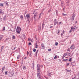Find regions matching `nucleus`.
I'll list each match as a JSON object with an SVG mask.
<instances>
[{
	"label": "nucleus",
	"instance_id": "5fc2aeb1",
	"mask_svg": "<svg viewBox=\"0 0 79 79\" xmlns=\"http://www.w3.org/2000/svg\"><path fill=\"white\" fill-rule=\"evenodd\" d=\"M52 27H53L52 26H51L50 27V28H52Z\"/></svg>",
	"mask_w": 79,
	"mask_h": 79
},
{
	"label": "nucleus",
	"instance_id": "f704fd0d",
	"mask_svg": "<svg viewBox=\"0 0 79 79\" xmlns=\"http://www.w3.org/2000/svg\"><path fill=\"white\" fill-rule=\"evenodd\" d=\"M3 46H2L1 47V50H3Z\"/></svg>",
	"mask_w": 79,
	"mask_h": 79
},
{
	"label": "nucleus",
	"instance_id": "2f4dec72",
	"mask_svg": "<svg viewBox=\"0 0 79 79\" xmlns=\"http://www.w3.org/2000/svg\"><path fill=\"white\" fill-rule=\"evenodd\" d=\"M70 49L69 48L68 49H67V51H69V52H70Z\"/></svg>",
	"mask_w": 79,
	"mask_h": 79
},
{
	"label": "nucleus",
	"instance_id": "1a4fd4ad",
	"mask_svg": "<svg viewBox=\"0 0 79 79\" xmlns=\"http://www.w3.org/2000/svg\"><path fill=\"white\" fill-rule=\"evenodd\" d=\"M28 40L29 42H30V41H31V42H33V40H32L31 38H30V39L28 38Z\"/></svg>",
	"mask_w": 79,
	"mask_h": 79
},
{
	"label": "nucleus",
	"instance_id": "a18cd8bd",
	"mask_svg": "<svg viewBox=\"0 0 79 79\" xmlns=\"http://www.w3.org/2000/svg\"><path fill=\"white\" fill-rule=\"evenodd\" d=\"M61 24V22H60L59 23V25H60V24Z\"/></svg>",
	"mask_w": 79,
	"mask_h": 79
},
{
	"label": "nucleus",
	"instance_id": "13d9d810",
	"mask_svg": "<svg viewBox=\"0 0 79 79\" xmlns=\"http://www.w3.org/2000/svg\"><path fill=\"white\" fill-rule=\"evenodd\" d=\"M33 69H34V64H33Z\"/></svg>",
	"mask_w": 79,
	"mask_h": 79
},
{
	"label": "nucleus",
	"instance_id": "79ce46f5",
	"mask_svg": "<svg viewBox=\"0 0 79 79\" xmlns=\"http://www.w3.org/2000/svg\"><path fill=\"white\" fill-rule=\"evenodd\" d=\"M60 32V31H59V30H58V33L57 34H58V33H59V32Z\"/></svg>",
	"mask_w": 79,
	"mask_h": 79
},
{
	"label": "nucleus",
	"instance_id": "c9c22d12",
	"mask_svg": "<svg viewBox=\"0 0 79 79\" xmlns=\"http://www.w3.org/2000/svg\"><path fill=\"white\" fill-rule=\"evenodd\" d=\"M29 55V52L28 51H27V56H28V55Z\"/></svg>",
	"mask_w": 79,
	"mask_h": 79
},
{
	"label": "nucleus",
	"instance_id": "4468645a",
	"mask_svg": "<svg viewBox=\"0 0 79 79\" xmlns=\"http://www.w3.org/2000/svg\"><path fill=\"white\" fill-rule=\"evenodd\" d=\"M20 18L22 19H23V16L22 15H21L20 16Z\"/></svg>",
	"mask_w": 79,
	"mask_h": 79
},
{
	"label": "nucleus",
	"instance_id": "423d86ee",
	"mask_svg": "<svg viewBox=\"0 0 79 79\" xmlns=\"http://www.w3.org/2000/svg\"><path fill=\"white\" fill-rule=\"evenodd\" d=\"M65 56L64 55L62 58V59H63L64 61H68V59H64V58Z\"/></svg>",
	"mask_w": 79,
	"mask_h": 79
},
{
	"label": "nucleus",
	"instance_id": "338daca9",
	"mask_svg": "<svg viewBox=\"0 0 79 79\" xmlns=\"http://www.w3.org/2000/svg\"><path fill=\"white\" fill-rule=\"evenodd\" d=\"M43 66L42 65H41V67H42Z\"/></svg>",
	"mask_w": 79,
	"mask_h": 79
},
{
	"label": "nucleus",
	"instance_id": "bb28decb",
	"mask_svg": "<svg viewBox=\"0 0 79 79\" xmlns=\"http://www.w3.org/2000/svg\"><path fill=\"white\" fill-rule=\"evenodd\" d=\"M12 38H13L14 39H15V35H13Z\"/></svg>",
	"mask_w": 79,
	"mask_h": 79
},
{
	"label": "nucleus",
	"instance_id": "cd10ccee",
	"mask_svg": "<svg viewBox=\"0 0 79 79\" xmlns=\"http://www.w3.org/2000/svg\"><path fill=\"white\" fill-rule=\"evenodd\" d=\"M58 44V42H56L55 43V45H57Z\"/></svg>",
	"mask_w": 79,
	"mask_h": 79
},
{
	"label": "nucleus",
	"instance_id": "ea45409f",
	"mask_svg": "<svg viewBox=\"0 0 79 79\" xmlns=\"http://www.w3.org/2000/svg\"><path fill=\"white\" fill-rule=\"evenodd\" d=\"M71 30H73V26L71 27Z\"/></svg>",
	"mask_w": 79,
	"mask_h": 79
},
{
	"label": "nucleus",
	"instance_id": "a19ab883",
	"mask_svg": "<svg viewBox=\"0 0 79 79\" xmlns=\"http://www.w3.org/2000/svg\"><path fill=\"white\" fill-rule=\"evenodd\" d=\"M44 23H43L42 24V28H44V27L43 26H44Z\"/></svg>",
	"mask_w": 79,
	"mask_h": 79
},
{
	"label": "nucleus",
	"instance_id": "72a5a7b5",
	"mask_svg": "<svg viewBox=\"0 0 79 79\" xmlns=\"http://www.w3.org/2000/svg\"><path fill=\"white\" fill-rule=\"evenodd\" d=\"M54 59H56L57 58V56H55L54 57Z\"/></svg>",
	"mask_w": 79,
	"mask_h": 79
},
{
	"label": "nucleus",
	"instance_id": "052dcab7",
	"mask_svg": "<svg viewBox=\"0 0 79 79\" xmlns=\"http://www.w3.org/2000/svg\"><path fill=\"white\" fill-rule=\"evenodd\" d=\"M2 38V37H0V40H1Z\"/></svg>",
	"mask_w": 79,
	"mask_h": 79
},
{
	"label": "nucleus",
	"instance_id": "4d7b16f0",
	"mask_svg": "<svg viewBox=\"0 0 79 79\" xmlns=\"http://www.w3.org/2000/svg\"><path fill=\"white\" fill-rule=\"evenodd\" d=\"M62 32H63V33H64V30H63Z\"/></svg>",
	"mask_w": 79,
	"mask_h": 79
},
{
	"label": "nucleus",
	"instance_id": "9d476101",
	"mask_svg": "<svg viewBox=\"0 0 79 79\" xmlns=\"http://www.w3.org/2000/svg\"><path fill=\"white\" fill-rule=\"evenodd\" d=\"M23 69H26V67L25 66H23Z\"/></svg>",
	"mask_w": 79,
	"mask_h": 79
},
{
	"label": "nucleus",
	"instance_id": "473e14b6",
	"mask_svg": "<svg viewBox=\"0 0 79 79\" xmlns=\"http://www.w3.org/2000/svg\"><path fill=\"white\" fill-rule=\"evenodd\" d=\"M35 51H36V49H33V52H35Z\"/></svg>",
	"mask_w": 79,
	"mask_h": 79
},
{
	"label": "nucleus",
	"instance_id": "dca6fc26",
	"mask_svg": "<svg viewBox=\"0 0 79 79\" xmlns=\"http://www.w3.org/2000/svg\"><path fill=\"white\" fill-rule=\"evenodd\" d=\"M26 17L27 18H29V15H26Z\"/></svg>",
	"mask_w": 79,
	"mask_h": 79
},
{
	"label": "nucleus",
	"instance_id": "0e129e2a",
	"mask_svg": "<svg viewBox=\"0 0 79 79\" xmlns=\"http://www.w3.org/2000/svg\"><path fill=\"white\" fill-rule=\"evenodd\" d=\"M15 48H14V50H15Z\"/></svg>",
	"mask_w": 79,
	"mask_h": 79
},
{
	"label": "nucleus",
	"instance_id": "09e8293b",
	"mask_svg": "<svg viewBox=\"0 0 79 79\" xmlns=\"http://www.w3.org/2000/svg\"><path fill=\"white\" fill-rule=\"evenodd\" d=\"M69 64L67 63L66 65H67V66H68V65H69Z\"/></svg>",
	"mask_w": 79,
	"mask_h": 79
},
{
	"label": "nucleus",
	"instance_id": "412c9836",
	"mask_svg": "<svg viewBox=\"0 0 79 79\" xmlns=\"http://www.w3.org/2000/svg\"><path fill=\"white\" fill-rule=\"evenodd\" d=\"M25 38H26V36H25V35H23V39H25Z\"/></svg>",
	"mask_w": 79,
	"mask_h": 79
},
{
	"label": "nucleus",
	"instance_id": "49530a36",
	"mask_svg": "<svg viewBox=\"0 0 79 79\" xmlns=\"http://www.w3.org/2000/svg\"><path fill=\"white\" fill-rule=\"evenodd\" d=\"M72 31H71V30H70V31H69V33H71Z\"/></svg>",
	"mask_w": 79,
	"mask_h": 79
},
{
	"label": "nucleus",
	"instance_id": "69168bd1",
	"mask_svg": "<svg viewBox=\"0 0 79 79\" xmlns=\"http://www.w3.org/2000/svg\"><path fill=\"white\" fill-rule=\"evenodd\" d=\"M61 35H63V34L62 33H61Z\"/></svg>",
	"mask_w": 79,
	"mask_h": 79
},
{
	"label": "nucleus",
	"instance_id": "c85d7f7f",
	"mask_svg": "<svg viewBox=\"0 0 79 79\" xmlns=\"http://www.w3.org/2000/svg\"><path fill=\"white\" fill-rule=\"evenodd\" d=\"M0 6H3V3H1L0 4Z\"/></svg>",
	"mask_w": 79,
	"mask_h": 79
},
{
	"label": "nucleus",
	"instance_id": "de8ad7c7",
	"mask_svg": "<svg viewBox=\"0 0 79 79\" xmlns=\"http://www.w3.org/2000/svg\"><path fill=\"white\" fill-rule=\"evenodd\" d=\"M77 74L78 76H79V71L78 72Z\"/></svg>",
	"mask_w": 79,
	"mask_h": 79
},
{
	"label": "nucleus",
	"instance_id": "0eeeda50",
	"mask_svg": "<svg viewBox=\"0 0 79 79\" xmlns=\"http://www.w3.org/2000/svg\"><path fill=\"white\" fill-rule=\"evenodd\" d=\"M54 25H56L57 23H58V21H56V19H55L54 20Z\"/></svg>",
	"mask_w": 79,
	"mask_h": 79
},
{
	"label": "nucleus",
	"instance_id": "b1692460",
	"mask_svg": "<svg viewBox=\"0 0 79 79\" xmlns=\"http://www.w3.org/2000/svg\"><path fill=\"white\" fill-rule=\"evenodd\" d=\"M5 27H4L3 28L2 31H5Z\"/></svg>",
	"mask_w": 79,
	"mask_h": 79
},
{
	"label": "nucleus",
	"instance_id": "bf43d9fd",
	"mask_svg": "<svg viewBox=\"0 0 79 79\" xmlns=\"http://www.w3.org/2000/svg\"><path fill=\"white\" fill-rule=\"evenodd\" d=\"M50 73H49V76H50Z\"/></svg>",
	"mask_w": 79,
	"mask_h": 79
},
{
	"label": "nucleus",
	"instance_id": "ddd939ff",
	"mask_svg": "<svg viewBox=\"0 0 79 79\" xmlns=\"http://www.w3.org/2000/svg\"><path fill=\"white\" fill-rule=\"evenodd\" d=\"M9 76L10 77H12V76H13V75L11 73H9Z\"/></svg>",
	"mask_w": 79,
	"mask_h": 79
},
{
	"label": "nucleus",
	"instance_id": "c756f323",
	"mask_svg": "<svg viewBox=\"0 0 79 79\" xmlns=\"http://www.w3.org/2000/svg\"><path fill=\"white\" fill-rule=\"evenodd\" d=\"M77 27L76 26H74L73 27V29H77Z\"/></svg>",
	"mask_w": 79,
	"mask_h": 79
},
{
	"label": "nucleus",
	"instance_id": "4c0bfd02",
	"mask_svg": "<svg viewBox=\"0 0 79 79\" xmlns=\"http://www.w3.org/2000/svg\"><path fill=\"white\" fill-rule=\"evenodd\" d=\"M29 45H31V42H29V44H28Z\"/></svg>",
	"mask_w": 79,
	"mask_h": 79
},
{
	"label": "nucleus",
	"instance_id": "58836bf2",
	"mask_svg": "<svg viewBox=\"0 0 79 79\" xmlns=\"http://www.w3.org/2000/svg\"><path fill=\"white\" fill-rule=\"evenodd\" d=\"M67 72H68V73H69V72L70 71V70H67Z\"/></svg>",
	"mask_w": 79,
	"mask_h": 79
},
{
	"label": "nucleus",
	"instance_id": "4be33fe9",
	"mask_svg": "<svg viewBox=\"0 0 79 79\" xmlns=\"http://www.w3.org/2000/svg\"><path fill=\"white\" fill-rule=\"evenodd\" d=\"M65 56H66V55H67V52L65 53L64 55Z\"/></svg>",
	"mask_w": 79,
	"mask_h": 79
},
{
	"label": "nucleus",
	"instance_id": "a211bd4d",
	"mask_svg": "<svg viewBox=\"0 0 79 79\" xmlns=\"http://www.w3.org/2000/svg\"><path fill=\"white\" fill-rule=\"evenodd\" d=\"M35 48H38V46H37V44H35Z\"/></svg>",
	"mask_w": 79,
	"mask_h": 79
},
{
	"label": "nucleus",
	"instance_id": "774afa93",
	"mask_svg": "<svg viewBox=\"0 0 79 79\" xmlns=\"http://www.w3.org/2000/svg\"><path fill=\"white\" fill-rule=\"evenodd\" d=\"M77 79H79V78H77Z\"/></svg>",
	"mask_w": 79,
	"mask_h": 79
},
{
	"label": "nucleus",
	"instance_id": "9b49d317",
	"mask_svg": "<svg viewBox=\"0 0 79 79\" xmlns=\"http://www.w3.org/2000/svg\"><path fill=\"white\" fill-rule=\"evenodd\" d=\"M37 16V13H35V14L34 15V18H35V16Z\"/></svg>",
	"mask_w": 79,
	"mask_h": 79
},
{
	"label": "nucleus",
	"instance_id": "37998d69",
	"mask_svg": "<svg viewBox=\"0 0 79 79\" xmlns=\"http://www.w3.org/2000/svg\"><path fill=\"white\" fill-rule=\"evenodd\" d=\"M42 15V13H40V16H39V17H40V15Z\"/></svg>",
	"mask_w": 79,
	"mask_h": 79
},
{
	"label": "nucleus",
	"instance_id": "e433bc0d",
	"mask_svg": "<svg viewBox=\"0 0 79 79\" xmlns=\"http://www.w3.org/2000/svg\"><path fill=\"white\" fill-rule=\"evenodd\" d=\"M62 15H63V16H66V15L64 14H62Z\"/></svg>",
	"mask_w": 79,
	"mask_h": 79
},
{
	"label": "nucleus",
	"instance_id": "f8f14e48",
	"mask_svg": "<svg viewBox=\"0 0 79 79\" xmlns=\"http://www.w3.org/2000/svg\"><path fill=\"white\" fill-rule=\"evenodd\" d=\"M5 67L4 66L2 68V71H4V70H5Z\"/></svg>",
	"mask_w": 79,
	"mask_h": 79
},
{
	"label": "nucleus",
	"instance_id": "8fccbe9b",
	"mask_svg": "<svg viewBox=\"0 0 79 79\" xmlns=\"http://www.w3.org/2000/svg\"><path fill=\"white\" fill-rule=\"evenodd\" d=\"M37 52L36 51V53H35L36 55H37Z\"/></svg>",
	"mask_w": 79,
	"mask_h": 79
},
{
	"label": "nucleus",
	"instance_id": "2eb2a0df",
	"mask_svg": "<svg viewBox=\"0 0 79 79\" xmlns=\"http://www.w3.org/2000/svg\"><path fill=\"white\" fill-rule=\"evenodd\" d=\"M17 59H19L20 58V55H18L17 57Z\"/></svg>",
	"mask_w": 79,
	"mask_h": 79
},
{
	"label": "nucleus",
	"instance_id": "6e6d98bb",
	"mask_svg": "<svg viewBox=\"0 0 79 79\" xmlns=\"http://www.w3.org/2000/svg\"><path fill=\"white\" fill-rule=\"evenodd\" d=\"M71 65H72V64H73V62H71Z\"/></svg>",
	"mask_w": 79,
	"mask_h": 79
},
{
	"label": "nucleus",
	"instance_id": "7ed1b4c3",
	"mask_svg": "<svg viewBox=\"0 0 79 79\" xmlns=\"http://www.w3.org/2000/svg\"><path fill=\"white\" fill-rule=\"evenodd\" d=\"M70 48L71 50H74L75 48V46L74 44H72L70 47Z\"/></svg>",
	"mask_w": 79,
	"mask_h": 79
},
{
	"label": "nucleus",
	"instance_id": "20e7f679",
	"mask_svg": "<svg viewBox=\"0 0 79 79\" xmlns=\"http://www.w3.org/2000/svg\"><path fill=\"white\" fill-rule=\"evenodd\" d=\"M41 49H44L45 48V45H44V44L42 43L41 46Z\"/></svg>",
	"mask_w": 79,
	"mask_h": 79
},
{
	"label": "nucleus",
	"instance_id": "393cba45",
	"mask_svg": "<svg viewBox=\"0 0 79 79\" xmlns=\"http://www.w3.org/2000/svg\"><path fill=\"white\" fill-rule=\"evenodd\" d=\"M72 60V58H70V59H69V61H71V60Z\"/></svg>",
	"mask_w": 79,
	"mask_h": 79
},
{
	"label": "nucleus",
	"instance_id": "3c124183",
	"mask_svg": "<svg viewBox=\"0 0 79 79\" xmlns=\"http://www.w3.org/2000/svg\"><path fill=\"white\" fill-rule=\"evenodd\" d=\"M35 38L36 39V40H37V37H36V36H35Z\"/></svg>",
	"mask_w": 79,
	"mask_h": 79
},
{
	"label": "nucleus",
	"instance_id": "864d4df0",
	"mask_svg": "<svg viewBox=\"0 0 79 79\" xmlns=\"http://www.w3.org/2000/svg\"><path fill=\"white\" fill-rule=\"evenodd\" d=\"M9 39L8 38H6V40H8Z\"/></svg>",
	"mask_w": 79,
	"mask_h": 79
},
{
	"label": "nucleus",
	"instance_id": "603ef678",
	"mask_svg": "<svg viewBox=\"0 0 79 79\" xmlns=\"http://www.w3.org/2000/svg\"><path fill=\"white\" fill-rule=\"evenodd\" d=\"M72 66H75V65H73V64L72 65Z\"/></svg>",
	"mask_w": 79,
	"mask_h": 79
},
{
	"label": "nucleus",
	"instance_id": "5701e85b",
	"mask_svg": "<svg viewBox=\"0 0 79 79\" xmlns=\"http://www.w3.org/2000/svg\"><path fill=\"white\" fill-rule=\"evenodd\" d=\"M74 16H72V20L73 21L74 19Z\"/></svg>",
	"mask_w": 79,
	"mask_h": 79
},
{
	"label": "nucleus",
	"instance_id": "e2e57ef3",
	"mask_svg": "<svg viewBox=\"0 0 79 79\" xmlns=\"http://www.w3.org/2000/svg\"><path fill=\"white\" fill-rule=\"evenodd\" d=\"M24 59H26V57H24Z\"/></svg>",
	"mask_w": 79,
	"mask_h": 79
},
{
	"label": "nucleus",
	"instance_id": "680f3d73",
	"mask_svg": "<svg viewBox=\"0 0 79 79\" xmlns=\"http://www.w3.org/2000/svg\"><path fill=\"white\" fill-rule=\"evenodd\" d=\"M75 78H76L75 77H74V78H73V79H75Z\"/></svg>",
	"mask_w": 79,
	"mask_h": 79
},
{
	"label": "nucleus",
	"instance_id": "a878e982",
	"mask_svg": "<svg viewBox=\"0 0 79 79\" xmlns=\"http://www.w3.org/2000/svg\"><path fill=\"white\" fill-rule=\"evenodd\" d=\"M14 30H11V31H12V32H14L15 31V28H13Z\"/></svg>",
	"mask_w": 79,
	"mask_h": 79
},
{
	"label": "nucleus",
	"instance_id": "f03ea898",
	"mask_svg": "<svg viewBox=\"0 0 79 79\" xmlns=\"http://www.w3.org/2000/svg\"><path fill=\"white\" fill-rule=\"evenodd\" d=\"M21 31V27H17L16 29L17 33L19 34L20 33V31Z\"/></svg>",
	"mask_w": 79,
	"mask_h": 79
},
{
	"label": "nucleus",
	"instance_id": "7c9ffc66",
	"mask_svg": "<svg viewBox=\"0 0 79 79\" xmlns=\"http://www.w3.org/2000/svg\"><path fill=\"white\" fill-rule=\"evenodd\" d=\"M5 73L6 75V74H7V73H8V72H7V71H6L5 72Z\"/></svg>",
	"mask_w": 79,
	"mask_h": 79
},
{
	"label": "nucleus",
	"instance_id": "39448f33",
	"mask_svg": "<svg viewBox=\"0 0 79 79\" xmlns=\"http://www.w3.org/2000/svg\"><path fill=\"white\" fill-rule=\"evenodd\" d=\"M40 73H37V77L38 79H41V76L40 75Z\"/></svg>",
	"mask_w": 79,
	"mask_h": 79
},
{
	"label": "nucleus",
	"instance_id": "c03bdc74",
	"mask_svg": "<svg viewBox=\"0 0 79 79\" xmlns=\"http://www.w3.org/2000/svg\"><path fill=\"white\" fill-rule=\"evenodd\" d=\"M48 51L49 52H50V51H51V49H48Z\"/></svg>",
	"mask_w": 79,
	"mask_h": 79
},
{
	"label": "nucleus",
	"instance_id": "6ab92c4d",
	"mask_svg": "<svg viewBox=\"0 0 79 79\" xmlns=\"http://www.w3.org/2000/svg\"><path fill=\"white\" fill-rule=\"evenodd\" d=\"M5 3L6 5H8V2L6 1H5Z\"/></svg>",
	"mask_w": 79,
	"mask_h": 79
},
{
	"label": "nucleus",
	"instance_id": "f3484780",
	"mask_svg": "<svg viewBox=\"0 0 79 79\" xmlns=\"http://www.w3.org/2000/svg\"><path fill=\"white\" fill-rule=\"evenodd\" d=\"M67 55H68L69 56L71 55V54H70L69 53L67 52Z\"/></svg>",
	"mask_w": 79,
	"mask_h": 79
},
{
	"label": "nucleus",
	"instance_id": "6e6552de",
	"mask_svg": "<svg viewBox=\"0 0 79 79\" xmlns=\"http://www.w3.org/2000/svg\"><path fill=\"white\" fill-rule=\"evenodd\" d=\"M0 13L1 14H2V15L4 14V12H3V10L2 9H0Z\"/></svg>",
	"mask_w": 79,
	"mask_h": 79
},
{
	"label": "nucleus",
	"instance_id": "aec40b11",
	"mask_svg": "<svg viewBox=\"0 0 79 79\" xmlns=\"http://www.w3.org/2000/svg\"><path fill=\"white\" fill-rule=\"evenodd\" d=\"M38 29H39V31H40V29H41V27L39 26L38 27Z\"/></svg>",
	"mask_w": 79,
	"mask_h": 79
},
{
	"label": "nucleus",
	"instance_id": "f257e3e1",
	"mask_svg": "<svg viewBox=\"0 0 79 79\" xmlns=\"http://www.w3.org/2000/svg\"><path fill=\"white\" fill-rule=\"evenodd\" d=\"M37 73H40V64H38L37 67Z\"/></svg>",
	"mask_w": 79,
	"mask_h": 79
}]
</instances>
